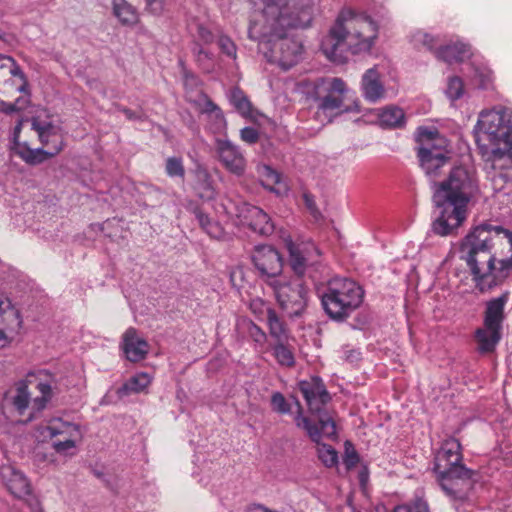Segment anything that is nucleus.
I'll return each instance as SVG.
<instances>
[{"instance_id":"nucleus-30","label":"nucleus","mask_w":512,"mask_h":512,"mask_svg":"<svg viewBox=\"0 0 512 512\" xmlns=\"http://www.w3.org/2000/svg\"><path fill=\"white\" fill-rule=\"evenodd\" d=\"M469 82L474 88L488 89L493 82V72L485 65L472 64Z\"/></svg>"},{"instance_id":"nucleus-42","label":"nucleus","mask_w":512,"mask_h":512,"mask_svg":"<svg viewBox=\"0 0 512 512\" xmlns=\"http://www.w3.org/2000/svg\"><path fill=\"white\" fill-rule=\"evenodd\" d=\"M166 173L169 177L183 178L185 174L183 162L181 158L170 157L166 160L165 166Z\"/></svg>"},{"instance_id":"nucleus-51","label":"nucleus","mask_w":512,"mask_h":512,"mask_svg":"<svg viewBox=\"0 0 512 512\" xmlns=\"http://www.w3.org/2000/svg\"><path fill=\"white\" fill-rule=\"evenodd\" d=\"M250 335L257 343H264V341L266 340V334L256 325L251 326Z\"/></svg>"},{"instance_id":"nucleus-18","label":"nucleus","mask_w":512,"mask_h":512,"mask_svg":"<svg viewBox=\"0 0 512 512\" xmlns=\"http://www.w3.org/2000/svg\"><path fill=\"white\" fill-rule=\"evenodd\" d=\"M22 323L20 311L0 293V342H7L17 335Z\"/></svg>"},{"instance_id":"nucleus-45","label":"nucleus","mask_w":512,"mask_h":512,"mask_svg":"<svg viewBox=\"0 0 512 512\" xmlns=\"http://www.w3.org/2000/svg\"><path fill=\"white\" fill-rule=\"evenodd\" d=\"M359 461L358 454L350 442L345 443L343 462L347 469L353 468Z\"/></svg>"},{"instance_id":"nucleus-6","label":"nucleus","mask_w":512,"mask_h":512,"mask_svg":"<svg viewBox=\"0 0 512 512\" xmlns=\"http://www.w3.org/2000/svg\"><path fill=\"white\" fill-rule=\"evenodd\" d=\"M287 249L289 264L298 277L289 278L282 275L273 280L268 286L272 289L279 306L287 315L298 316L307 305L308 294V290L300 277L305 274L307 268L319 262L320 251L311 241L300 243L289 241L287 242Z\"/></svg>"},{"instance_id":"nucleus-40","label":"nucleus","mask_w":512,"mask_h":512,"mask_svg":"<svg viewBox=\"0 0 512 512\" xmlns=\"http://www.w3.org/2000/svg\"><path fill=\"white\" fill-rule=\"evenodd\" d=\"M263 184L271 191L280 193V190L273 188V185L281 183V175L270 166L264 165L259 169Z\"/></svg>"},{"instance_id":"nucleus-34","label":"nucleus","mask_w":512,"mask_h":512,"mask_svg":"<svg viewBox=\"0 0 512 512\" xmlns=\"http://www.w3.org/2000/svg\"><path fill=\"white\" fill-rule=\"evenodd\" d=\"M196 219L198 220L201 228L214 239H223L225 236L223 228L220 226L218 222L212 221L208 215H206L201 210L195 211Z\"/></svg>"},{"instance_id":"nucleus-54","label":"nucleus","mask_w":512,"mask_h":512,"mask_svg":"<svg viewBox=\"0 0 512 512\" xmlns=\"http://www.w3.org/2000/svg\"><path fill=\"white\" fill-rule=\"evenodd\" d=\"M248 512H278V511L268 509L267 507L260 505V504H255L249 508Z\"/></svg>"},{"instance_id":"nucleus-44","label":"nucleus","mask_w":512,"mask_h":512,"mask_svg":"<svg viewBox=\"0 0 512 512\" xmlns=\"http://www.w3.org/2000/svg\"><path fill=\"white\" fill-rule=\"evenodd\" d=\"M271 405L274 411L287 414L290 412V405L287 403L285 397L280 392H275L271 396Z\"/></svg>"},{"instance_id":"nucleus-53","label":"nucleus","mask_w":512,"mask_h":512,"mask_svg":"<svg viewBox=\"0 0 512 512\" xmlns=\"http://www.w3.org/2000/svg\"><path fill=\"white\" fill-rule=\"evenodd\" d=\"M198 34L204 42L212 41L213 36H212L211 32L208 29H206L205 27H203L202 25H200L198 27Z\"/></svg>"},{"instance_id":"nucleus-14","label":"nucleus","mask_w":512,"mask_h":512,"mask_svg":"<svg viewBox=\"0 0 512 512\" xmlns=\"http://www.w3.org/2000/svg\"><path fill=\"white\" fill-rule=\"evenodd\" d=\"M348 92L349 89L341 78L319 79L315 83L319 111L330 116L350 111L359 112V101H355L352 107L344 106V96Z\"/></svg>"},{"instance_id":"nucleus-26","label":"nucleus","mask_w":512,"mask_h":512,"mask_svg":"<svg viewBox=\"0 0 512 512\" xmlns=\"http://www.w3.org/2000/svg\"><path fill=\"white\" fill-rule=\"evenodd\" d=\"M29 380H21L16 384L15 388V394L12 397V404L15 408V410L18 412L19 415L24 416L27 412V421H31L32 419H29L30 413L32 412L31 409V403L33 399H31L30 392L28 390V383Z\"/></svg>"},{"instance_id":"nucleus-15","label":"nucleus","mask_w":512,"mask_h":512,"mask_svg":"<svg viewBox=\"0 0 512 512\" xmlns=\"http://www.w3.org/2000/svg\"><path fill=\"white\" fill-rule=\"evenodd\" d=\"M252 262L267 285L282 276L283 259L270 245H258L252 253Z\"/></svg>"},{"instance_id":"nucleus-55","label":"nucleus","mask_w":512,"mask_h":512,"mask_svg":"<svg viewBox=\"0 0 512 512\" xmlns=\"http://www.w3.org/2000/svg\"><path fill=\"white\" fill-rule=\"evenodd\" d=\"M360 358V352L356 350H351L346 355V360L349 362H356Z\"/></svg>"},{"instance_id":"nucleus-39","label":"nucleus","mask_w":512,"mask_h":512,"mask_svg":"<svg viewBox=\"0 0 512 512\" xmlns=\"http://www.w3.org/2000/svg\"><path fill=\"white\" fill-rule=\"evenodd\" d=\"M201 112L207 114L209 116L217 117V128H226V120L222 113V110L208 97L203 98V103L201 104Z\"/></svg>"},{"instance_id":"nucleus-32","label":"nucleus","mask_w":512,"mask_h":512,"mask_svg":"<svg viewBox=\"0 0 512 512\" xmlns=\"http://www.w3.org/2000/svg\"><path fill=\"white\" fill-rule=\"evenodd\" d=\"M470 55V48L463 43H454L445 46L439 51L438 56L446 62L463 61Z\"/></svg>"},{"instance_id":"nucleus-13","label":"nucleus","mask_w":512,"mask_h":512,"mask_svg":"<svg viewBox=\"0 0 512 512\" xmlns=\"http://www.w3.org/2000/svg\"><path fill=\"white\" fill-rule=\"evenodd\" d=\"M221 207L223 213L231 219H235L237 224L248 226L257 234L268 236L274 231V223L267 213L240 198L237 200L225 198Z\"/></svg>"},{"instance_id":"nucleus-24","label":"nucleus","mask_w":512,"mask_h":512,"mask_svg":"<svg viewBox=\"0 0 512 512\" xmlns=\"http://www.w3.org/2000/svg\"><path fill=\"white\" fill-rule=\"evenodd\" d=\"M39 382L36 385L37 390L41 394L33 399L31 403L32 412L30 413L29 419H34L36 414L42 411L48 402L51 400L53 395V383L54 380L48 377L46 372H40L38 374Z\"/></svg>"},{"instance_id":"nucleus-2","label":"nucleus","mask_w":512,"mask_h":512,"mask_svg":"<svg viewBox=\"0 0 512 512\" xmlns=\"http://www.w3.org/2000/svg\"><path fill=\"white\" fill-rule=\"evenodd\" d=\"M473 134L479 154L491 168L490 180L498 200L507 184L512 183V109L495 107L478 115Z\"/></svg>"},{"instance_id":"nucleus-56","label":"nucleus","mask_w":512,"mask_h":512,"mask_svg":"<svg viewBox=\"0 0 512 512\" xmlns=\"http://www.w3.org/2000/svg\"><path fill=\"white\" fill-rule=\"evenodd\" d=\"M29 503H30L32 512H43L41 503L37 499L33 498Z\"/></svg>"},{"instance_id":"nucleus-37","label":"nucleus","mask_w":512,"mask_h":512,"mask_svg":"<svg viewBox=\"0 0 512 512\" xmlns=\"http://www.w3.org/2000/svg\"><path fill=\"white\" fill-rule=\"evenodd\" d=\"M229 101L241 115L249 116L251 114V103L239 88L230 91Z\"/></svg>"},{"instance_id":"nucleus-43","label":"nucleus","mask_w":512,"mask_h":512,"mask_svg":"<svg viewBox=\"0 0 512 512\" xmlns=\"http://www.w3.org/2000/svg\"><path fill=\"white\" fill-rule=\"evenodd\" d=\"M249 307L258 319H263L265 316L267 318L269 316V311H274L271 309L270 305L261 298L252 299Z\"/></svg>"},{"instance_id":"nucleus-31","label":"nucleus","mask_w":512,"mask_h":512,"mask_svg":"<svg viewBox=\"0 0 512 512\" xmlns=\"http://www.w3.org/2000/svg\"><path fill=\"white\" fill-rule=\"evenodd\" d=\"M15 152L28 164H40L49 158L54 157L50 155L47 149L43 148H30L26 143L19 144Z\"/></svg>"},{"instance_id":"nucleus-58","label":"nucleus","mask_w":512,"mask_h":512,"mask_svg":"<svg viewBox=\"0 0 512 512\" xmlns=\"http://www.w3.org/2000/svg\"><path fill=\"white\" fill-rule=\"evenodd\" d=\"M209 118L211 119L212 123H211V129L214 131V132H222L225 128H217V117L216 116H209Z\"/></svg>"},{"instance_id":"nucleus-23","label":"nucleus","mask_w":512,"mask_h":512,"mask_svg":"<svg viewBox=\"0 0 512 512\" xmlns=\"http://www.w3.org/2000/svg\"><path fill=\"white\" fill-rule=\"evenodd\" d=\"M502 329L495 326H483L475 331V341L480 353L493 352L501 340Z\"/></svg>"},{"instance_id":"nucleus-59","label":"nucleus","mask_w":512,"mask_h":512,"mask_svg":"<svg viewBox=\"0 0 512 512\" xmlns=\"http://www.w3.org/2000/svg\"><path fill=\"white\" fill-rule=\"evenodd\" d=\"M304 199H305L307 207L311 210L312 213H315V207H314L313 200L308 195H305Z\"/></svg>"},{"instance_id":"nucleus-28","label":"nucleus","mask_w":512,"mask_h":512,"mask_svg":"<svg viewBox=\"0 0 512 512\" xmlns=\"http://www.w3.org/2000/svg\"><path fill=\"white\" fill-rule=\"evenodd\" d=\"M112 9L114 16L123 25H134L138 21L136 9L126 0H112Z\"/></svg>"},{"instance_id":"nucleus-20","label":"nucleus","mask_w":512,"mask_h":512,"mask_svg":"<svg viewBox=\"0 0 512 512\" xmlns=\"http://www.w3.org/2000/svg\"><path fill=\"white\" fill-rule=\"evenodd\" d=\"M216 153L222 165L231 173L240 176L246 168V160L240 149L228 139H216Z\"/></svg>"},{"instance_id":"nucleus-4","label":"nucleus","mask_w":512,"mask_h":512,"mask_svg":"<svg viewBox=\"0 0 512 512\" xmlns=\"http://www.w3.org/2000/svg\"><path fill=\"white\" fill-rule=\"evenodd\" d=\"M500 234L512 243L509 230L500 225L483 223L466 235L460 247V258L467 263L481 292L499 286L512 272V258L502 259L495 266V257L491 254L492 237Z\"/></svg>"},{"instance_id":"nucleus-5","label":"nucleus","mask_w":512,"mask_h":512,"mask_svg":"<svg viewBox=\"0 0 512 512\" xmlns=\"http://www.w3.org/2000/svg\"><path fill=\"white\" fill-rule=\"evenodd\" d=\"M378 36L379 25L370 15L344 7L322 40L321 49L329 60L342 63L346 60V53H369Z\"/></svg>"},{"instance_id":"nucleus-33","label":"nucleus","mask_w":512,"mask_h":512,"mask_svg":"<svg viewBox=\"0 0 512 512\" xmlns=\"http://www.w3.org/2000/svg\"><path fill=\"white\" fill-rule=\"evenodd\" d=\"M5 69L8 70L10 75L18 77L20 79L21 83L16 88L17 91L26 92L28 84L21 68L17 65V63L12 57L0 54V71Z\"/></svg>"},{"instance_id":"nucleus-21","label":"nucleus","mask_w":512,"mask_h":512,"mask_svg":"<svg viewBox=\"0 0 512 512\" xmlns=\"http://www.w3.org/2000/svg\"><path fill=\"white\" fill-rule=\"evenodd\" d=\"M122 348L129 361L137 362L145 358L149 345L144 338L138 335L136 329L129 328L123 334Z\"/></svg>"},{"instance_id":"nucleus-1","label":"nucleus","mask_w":512,"mask_h":512,"mask_svg":"<svg viewBox=\"0 0 512 512\" xmlns=\"http://www.w3.org/2000/svg\"><path fill=\"white\" fill-rule=\"evenodd\" d=\"M318 0H255L248 28L249 38L267 61L287 70L302 57V43L287 35L292 28L308 27L317 11Z\"/></svg>"},{"instance_id":"nucleus-48","label":"nucleus","mask_w":512,"mask_h":512,"mask_svg":"<svg viewBox=\"0 0 512 512\" xmlns=\"http://www.w3.org/2000/svg\"><path fill=\"white\" fill-rule=\"evenodd\" d=\"M241 139L247 143H255L258 140V132L253 127H245L240 131Z\"/></svg>"},{"instance_id":"nucleus-22","label":"nucleus","mask_w":512,"mask_h":512,"mask_svg":"<svg viewBox=\"0 0 512 512\" xmlns=\"http://www.w3.org/2000/svg\"><path fill=\"white\" fill-rule=\"evenodd\" d=\"M509 299V293L505 292L499 297L493 298L486 302L483 315V323L487 326H495L503 328L505 320V306Z\"/></svg>"},{"instance_id":"nucleus-60","label":"nucleus","mask_w":512,"mask_h":512,"mask_svg":"<svg viewBox=\"0 0 512 512\" xmlns=\"http://www.w3.org/2000/svg\"><path fill=\"white\" fill-rule=\"evenodd\" d=\"M190 79H191L192 81H196V79H195V77H194V76H192V75H191V76L186 75V79H185L186 83H187Z\"/></svg>"},{"instance_id":"nucleus-57","label":"nucleus","mask_w":512,"mask_h":512,"mask_svg":"<svg viewBox=\"0 0 512 512\" xmlns=\"http://www.w3.org/2000/svg\"><path fill=\"white\" fill-rule=\"evenodd\" d=\"M122 112L124 113L126 118L129 119V120H135V119L139 118V116L135 112L130 110V109L124 108V109H122Z\"/></svg>"},{"instance_id":"nucleus-27","label":"nucleus","mask_w":512,"mask_h":512,"mask_svg":"<svg viewBox=\"0 0 512 512\" xmlns=\"http://www.w3.org/2000/svg\"><path fill=\"white\" fill-rule=\"evenodd\" d=\"M378 121L382 127L400 128L405 124V114L401 108L390 105L380 110Z\"/></svg>"},{"instance_id":"nucleus-29","label":"nucleus","mask_w":512,"mask_h":512,"mask_svg":"<svg viewBox=\"0 0 512 512\" xmlns=\"http://www.w3.org/2000/svg\"><path fill=\"white\" fill-rule=\"evenodd\" d=\"M151 381L152 376L150 374L146 372L136 373L119 388L118 393L121 396H126L143 392L151 384Z\"/></svg>"},{"instance_id":"nucleus-25","label":"nucleus","mask_w":512,"mask_h":512,"mask_svg":"<svg viewBox=\"0 0 512 512\" xmlns=\"http://www.w3.org/2000/svg\"><path fill=\"white\" fill-rule=\"evenodd\" d=\"M299 390L303 394L311 410L320 411L318 407H313L314 403L319 402L324 404L329 399L327 391L318 378H313L311 382L300 381Z\"/></svg>"},{"instance_id":"nucleus-52","label":"nucleus","mask_w":512,"mask_h":512,"mask_svg":"<svg viewBox=\"0 0 512 512\" xmlns=\"http://www.w3.org/2000/svg\"><path fill=\"white\" fill-rule=\"evenodd\" d=\"M22 125H23V121L20 120L16 126L14 127L13 129V132H12V136H11V140H12V143L14 145V149L16 150V148L18 147L19 144H21L19 142V136H20V133H21V130H22Z\"/></svg>"},{"instance_id":"nucleus-49","label":"nucleus","mask_w":512,"mask_h":512,"mask_svg":"<svg viewBox=\"0 0 512 512\" xmlns=\"http://www.w3.org/2000/svg\"><path fill=\"white\" fill-rule=\"evenodd\" d=\"M20 102V98H18L15 103H7L0 99V111L5 114H11L19 111L23 108V105H20Z\"/></svg>"},{"instance_id":"nucleus-17","label":"nucleus","mask_w":512,"mask_h":512,"mask_svg":"<svg viewBox=\"0 0 512 512\" xmlns=\"http://www.w3.org/2000/svg\"><path fill=\"white\" fill-rule=\"evenodd\" d=\"M0 479L8 490V492L16 498L23 499L25 497H29L27 499L28 506H30V501L35 498L39 501V499L32 495V486L28 477L15 465L10 463H5L0 466Z\"/></svg>"},{"instance_id":"nucleus-3","label":"nucleus","mask_w":512,"mask_h":512,"mask_svg":"<svg viewBox=\"0 0 512 512\" xmlns=\"http://www.w3.org/2000/svg\"><path fill=\"white\" fill-rule=\"evenodd\" d=\"M479 192L476 170L461 164L450 168L447 177L433 184V203L439 215L432 231L439 236L451 235L467 218L468 205Z\"/></svg>"},{"instance_id":"nucleus-61","label":"nucleus","mask_w":512,"mask_h":512,"mask_svg":"<svg viewBox=\"0 0 512 512\" xmlns=\"http://www.w3.org/2000/svg\"><path fill=\"white\" fill-rule=\"evenodd\" d=\"M201 55H204L205 57H208L207 52H204L203 50H200V52H199V57H201Z\"/></svg>"},{"instance_id":"nucleus-38","label":"nucleus","mask_w":512,"mask_h":512,"mask_svg":"<svg viewBox=\"0 0 512 512\" xmlns=\"http://www.w3.org/2000/svg\"><path fill=\"white\" fill-rule=\"evenodd\" d=\"M273 354L281 366L292 367L295 364V357L292 350L284 344L278 342L273 348Z\"/></svg>"},{"instance_id":"nucleus-47","label":"nucleus","mask_w":512,"mask_h":512,"mask_svg":"<svg viewBox=\"0 0 512 512\" xmlns=\"http://www.w3.org/2000/svg\"><path fill=\"white\" fill-rule=\"evenodd\" d=\"M408 511L407 512H429L427 502L422 498H416L410 504L403 505Z\"/></svg>"},{"instance_id":"nucleus-41","label":"nucleus","mask_w":512,"mask_h":512,"mask_svg":"<svg viewBox=\"0 0 512 512\" xmlns=\"http://www.w3.org/2000/svg\"><path fill=\"white\" fill-rule=\"evenodd\" d=\"M445 94L451 101L461 98L464 94V84L462 79L458 76L450 77L448 79Z\"/></svg>"},{"instance_id":"nucleus-19","label":"nucleus","mask_w":512,"mask_h":512,"mask_svg":"<svg viewBox=\"0 0 512 512\" xmlns=\"http://www.w3.org/2000/svg\"><path fill=\"white\" fill-rule=\"evenodd\" d=\"M360 91L363 98L371 104H376L390 98V90L384 86L376 66L367 69L363 73Z\"/></svg>"},{"instance_id":"nucleus-50","label":"nucleus","mask_w":512,"mask_h":512,"mask_svg":"<svg viewBox=\"0 0 512 512\" xmlns=\"http://www.w3.org/2000/svg\"><path fill=\"white\" fill-rule=\"evenodd\" d=\"M146 8L154 15H160L164 10V0H145Z\"/></svg>"},{"instance_id":"nucleus-10","label":"nucleus","mask_w":512,"mask_h":512,"mask_svg":"<svg viewBox=\"0 0 512 512\" xmlns=\"http://www.w3.org/2000/svg\"><path fill=\"white\" fill-rule=\"evenodd\" d=\"M416 140L419 143L418 158L420 166L431 181L433 189L434 182L440 177L444 168L448 166L447 140L432 128L419 127L416 133Z\"/></svg>"},{"instance_id":"nucleus-62","label":"nucleus","mask_w":512,"mask_h":512,"mask_svg":"<svg viewBox=\"0 0 512 512\" xmlns=\"http://www.w3.org/2000/svg\"><path fill=\"white\" fill-rule=\"evenodd\" d=\"M353 512H361V511H358V510H356V509H353Z\"/></svg>"},{"instance_id":"nucleus-7","label":"nucleus","mask_w":512,"mask_h":512,"mask_svg":"<svg viewBox=\"0 0 512 512\" xmlns=\"http://www.w3.org/2000/svg\"><path fill=\"white\" fill-rule=\"evenodd\" d=\"M461 444L455 438L447 439L436 453L434 473L436 479L452 500H464L472 489L474 472L462 463Z\"/></svg>"},{"instance_id":"nucleus-9","label":"nucleus","mask_w":512,"mask_h":512,"mask_svg":"<svg viewBox=\"0 0 512 512\" xmlns=\"http://www.w3.org/2000/svg\"><path fill=\"white\" fill-rule=\"evenodd\" d=\"M322 306L330 318L343 320L360 307L364 298L363 288L354 280L332 278L320 295Z\"/></svg>"},{"instance_id":"nucleus-16","label":"nucleus","mask_w":512,"mask_h":512,"mask_svg":"<svg viewBox=\"0 0 512 512\" xmlns=\"http://www.w3.org/2000/svg\"><path fill=\"white\" fill-rule=\"evenodd\" d=\"M31 125L50 155L56 156L64 149V134L59 124L54 123L49 117L42 119L40 116H35L31 120Z\"/></svg>"},{"instance_id":"nucleus-36","label":"nucleus","mask_w":512,"mask_h":512,"mask_svg":"<svg viewBox=\"0 0 512 512\" xmlns=\"http://www.w3.org/2000/svg\"><path fill=\"white\" fill-rule=\"evenodd\" d=\"M410 42L418 50H433L437 46V39L422 30H416L410 35Z\"/></svg>"},{"instance_id":"nucleus-12","label":"nucleus","mask_w":512,"mask_h":512,"mask_svg":"<svg viewBox=\"0 0 512 512\" xmlns=\"http://www.w3.org/2000/svg\"><path fill=\"white\" fill-rule=\"evenodd\" d=\"M295 416L296 426L304 429L310 439L317 444V454L319 460L326 467H334L338 463V453L330 445L320 443L322 436L334 437L336 435V425L334 420L328 414L319 415V425L312 424L311 421L302 415L301 407Z\"/></svg>"},{"instance_id":"nucleus-46","label":"nucleus","mask_w":512,"mask_h":512,"mask_svg":"<svg viewBox=\"0 0 512 512\" xmlns=\"http://www.w3.org/2000/svg\"><path fill=\"white\" fill-rule=\"evenodd\" d=\"M218 45L227 56L232 58L236 57V46L230 38L221 36L218 40Z\"/></svg>"},{"instance_id":"nucleus-35","label":"nucleus","mask_w":512,"mask_h":512,"mask_svg":"<svg viewBox=\"0 0 512 512\" xmlns=\"http://www.w3.org/2000/svg\"><path fill=\"white\" fill-rule=\"evenodd\" d=\"M270 335L276 339L277 342H286L289 338L288 330L284 323L277 316L275 311H269L267 317Z\"/></svg>"},{"instance_id":"nucleus-8","label":"nucleus","mask_w":512,"mask_h":512,"mask_svg":"<svg viewBox=\"0 0 512 512\" xmlns=\"http://www.w3.org/2000/svg\"><path fill=\"white\" fill-rule=\"evenodd\" d=\"M461 444L455 438L447 439L436 453L434 473L436 479L452 500H464L472 489L474 472L462 463Z\"/></svg>"},{"instance_id":"nucleus-11","label":"nucleus","mask_w":512,"mask_h":512,"mask_svg":"<svg viewBox=\"0 0 512 512\" xmlns=\"http://www.w3.org/2000/svg\"><path fill=\"white\" fill-rule=\"evenodd\" d=\"M35 437L41 442L52 440V447L57 454L71 457L76 454L83 433L77 423L63 418H52L37 427Z\"/></svg>"}]
</instances>
